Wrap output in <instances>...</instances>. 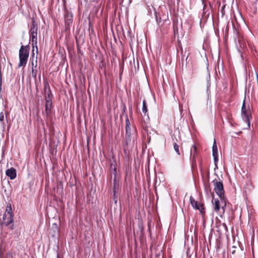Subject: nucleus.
I'll list each match as a JSON object with an SVG mask.
<instances>
[{"instance_id": "nucleus-28", "label": "nucleus", "mask_w": 258, "mask_h": 258, "mask_svg": "<svg viewBox=\"0 0 258 258\" xmlns=\"http://www.w3.org/2000/svg\"><path fill=\"white\" fill-rule=\"evenodd\" d=\"M57 258H58V255H57Z\"/></svg>"}, {"instance_id": "nucleus-8", "label": "nucleus", "mask_w": 258, "mask_h": 258, "mask_svg": "<svg viewBox=\"0 0 258 258\" xmlns=\"http://www.w3.org/2000/svg\"><path fill=\"white\" fill-rule=\"evenodd\" d=\"M13 222V215H7L5 213L3 216V224L6 226Z\"/></svg>"}, {"instance_id": "nucleus-5", "label": "nucleus", "mask_w": 258, "mask_h": 258, "mask_svg": "<svg viewBox=\"0 0 258 258\" xmlns=\"http://www.w3.org/2000/svg\"><path fill=\"white\" fill-rule=\"evenodd\" d=\"M241 116L242 118V119L248 124V125L249 126L250 125V119H249V113L248 111L247 110L246 108V105H245V98H244V100L243 101L242 107H241Z\"/></svg>"}, {"instance_id": "nucleus-12", "label": "nucleus", "mask_w": 258, "mask_h": 258, "mask_svg": "<svg viewBox=\"0 0 258 258\" xmlns=\"http://www.w3.org/2000/svg\"><path fill=\"white\" fill-rule=\"evenodd\" d=\"M52 106V102L51 99L48 100L47 98H46V104H45V113L47 116L51 112Z\"/></svg>"}, {"instance_id": "nucleus-18", "label": "nucleus", "mask_w": 258, "mask_h": 258, "mask_svg": "<svg viewBox=\"0 0 258 258\" xmlns=\"http://www.w3.org/2000/svg\"><path fill=\"white\" fill-rule=\"evenodd\" d=\"M2 83H3V76L1 72V70L0 69V98H2V95L1 94V92L2 91Z\"/></svg>"}, {"instance_id": "nucleus-1", "label": "nucleus", "mask_w": 258, "mask_h": 258, "mask_svg": "<svg viewBox=\"0 0 258 258\" xmlns=\"http://www.w3.org/2000/svg\"><path fill=\"white\" fill-rule=\"evenodd\" d=\"M30 47L29 45H22L19 49V62L18 68L24 67L27 64L29 56Z\"/></svg>"}, {"instance_id": "nucleus-27", "label": "nucleus", "mask_w": 258, "mask_h": 258, "mask_svg": "<svg viewBox=\"0 0 258 258\" xmlns=\"http://www.w3.org/2000/svg\"><path fill=\"white\" fill-rule=\"evenodd\" d=\"M10 228L11 229H13V225H12Z\"/></svg>"}, {"instance_id": "nucleus-23", "label": "nucleus", "mask_w": 258, "mask_h": 258, "mask_svg": "<svg viewBox=\"0 0 258 258\" xmlns=\"http://www.w3.org/2000/svg\"><path fill=\"white\" fill-rule=\"evenodd\" d=\"M113 174L114 175V177H115L116 178L117 171H116V168L115 167H114L113 168Z\"/></svg>"}, {"instance_id": "nucleus-17", "label": "nucleus", "mask_w": 258, "mask_h": 258, "mask_svg": "<svg viewBox=\"0 0 258 258\" xmlns=\"http://www.w3.org/2000/svg\"><path fill=\"white\" fill-rule=\"evenodd\" d=\"M6 214L13 215L12 213V206L11 204H8L6 207Z\"/></svg>"}, {"instance_id": "nucleus-3", "label": "nucleus", "mask_w": 258, "mask_h": 258, "mask_svg": "<svg viewBox=\"0 0 258 258\" xmlns=\"http://www.w3.org/2000/svg\"><path fill=\"white\" fill-rule=\"evenodd\" d=\"M220 199H215L213 202L214 211L218 213L220 212V209L222 210V213H224L225 208L226 206L227 200L225 197L219 198Z\"/></svg>"}, {"instance_id": "nucleus-7", "label": "nucleus", "mask_w": 258, "mask_h": 258, "mask_svg": "<svg viewBox=\"0 0 258 258\" xmlns=\"http://www.w3.org/2000/svg\"><path fill=\"white\" fill-rule=\"evenodd\" d=\"M30 36V40L32 41V46L33 48V55H34V49L36 48V53H38L37 47V33L29 34Z\"/></svg>"}, {"instance_id": "nucleus-15", "label": "nucleus", "mask_w": 258, "mask_h": 258, "mask_svg": "<svg viewBox=\"0 0 258 258\" xmlns=\"http://www.w3.org/2000/svg\"><path fill=\"white\" fill-rule=\"evenodd\" d=\"M197 147L195 145H193L190 149V157L192 159H195L196 156L197 155Z\"/></svg>"}, {"instance_id": "nucleus-19", "label": "nucleus", "mask_w": 258, "mask_h": 258, "mask_svg": "<svg viewBox=\"0 0 258 258\" xmlns=\"http://www.w3.org/2000/svg\"><path fill=\"white\" fill-rule=\"evenodd\" d=\"M130 128H132L131 126V123H130V122L128 117L126 116V117L125 119V130L129 129Z\"/></svg>"}, {"instance_id": "nucleus-9", "label": "nucleus", "mask_w": 258, "mask_h": 258, "mask_svg": "<svg viewBox=\"0 0 258 258\" xmlns=\"http://www.w3.org/2000/svg\"><path fill=\"white\" fill-rule=\"evenodd\" d=\"M213 156L214 157V160L215 163L218 162V149L216 144V140H214V143L212 147Z\"/></svg>"}, {"instance_id": "nucleus-26", "label": "nucleus", "mask_w": 258, "mask_h": 258, "mask_svg": "<svg viewBox=\"0 0 258 258\" xmlns=\"http://www.w3.org/2000/svg\"><path fill=\"white\" fill-rule=\"evenodd\" d=\"M52 94L51 93L48 94L47 97L46 98H47L48 100L50 99L51 100Z\"/></svg>"}, {"instance_id": "nucleus-11", "label": "nucleus", "mask_w": 258, "mask_h": 258, "mask_svg": "<svg viewBox=\"0 0 258 258\" xmlns=\"http://www.w3.org/2000/svg\"><path fill=\"white\" fill-rule=\"evenodd\" d=\"M38 26L37 24L34 19L32 20V25L29 30V34L37 33Z\"/></svg>"}, {"instance_id": "nucleus-21", "label": "nucleus", "mask_w": 258, "mask_h": 258, "mask_svg": "<svg viewBox=\"0 0 258 258\" xmlns=\"http://www.w3.org/2000/svg\"><path fill=\"white\" fill-rule=\"evenodd\" d=\"M37 70L35 69L34 68H32V76L33 78H34L35 79H36L37 77Z\"/></svg>"}, {"instance_id": "nucleus-20", "label": "nucleus", "mask_w": 258, "mask_h": 258, "mask_svg": "<svg viewBox=\"0 0 258 258\" xmlns=\"http://www.w3.org/2000/svg\"><path fill=\"white\" fill-rule=\"evenodd\" d=\"M173 147H174V149L175 151V152H176V153L178 155H180V152H179V146L176 143H174V145H173Z\"/></svg>"}, {"instance_id": "nucleus-10", "label": "nucleus", "mask_w": 258, "mask_h": 258, "mask_svg": "<svg viewBox=\"0 0 258 258\" xmlns=\"http://www.w3.org/2000/svg\"><path fill=\"white\" fill-rule=\"evenodd\" d=\"M6 174L11 179H15L17 175L16 170L13 167L7 169L6 170Z\"/></svg>"}, {"instance_id": "nucleus-16", "label": "nucleus", "mask_w": 258, "mask_h": 258, "mask_svg": "<svg viewBox=\"0 0 258 258\" xmlns=\"http://www.w3.org/2000/svg\"><path fill=\"white\" fill-rule=\"evenodd\" d=\"M142 111L145 116L147 115L148 117L147 105L145 100H144L143 101Z\"/></svg>"}, {"instance_id": "nucleus-13", "label": "nucleus", "mask_w": 258, "mask_h": 258, "mask_svg": "<svg viewBox=\"0 0 258 258\" xmlns=\"http://www.w3.org/2000/svg\"><path fill=\"white\" fill-rule=\"evenodd\" d=\"M119 187L118 181H117V179L115 177H114L113 179V192L115 194H117L118 189Z\"/></svg>"}, {"instance_id": "nucleus-2", "label": "nucleus", "mask_w": 258, "mask_h": 258, "mask_svg": "<svg viewBox=\"0 0 258 258\" xmlns=\"http://www.w3.org/2000/svg\"><path fill=\"white\" fill-rule=\"evenodd\" d=\"M138 134L136 128L133 126L132 128L125 130V146L134 143L135 140L137 139Z\"/></svg>"}, {"instance_id": "nucleus-4", "label": "nucleus", "mask_w": 258, "mask_h": 258, "mask_svg": "<svg viewBox=\"0 0 258 258\" xmlns=\"http://www.w3.org/2000/svg\"><path fill=\"white\" fill-rule=\"evenodd\" d=\"M214 190L219 198L225 197L223 185L222 181H218L216 179L213 180Z\"/></svg>"}, {"instance_id": "nucleus-6", "label": "nucleus", "mask_w": 258, "mask_h": 258, "mask_svg": "<svg viewBox=\"0 0 258 258\" xmlns=\"http://www.w3.org/2000/svg\"><path fill=\"white\" fill-rule=\"evenodd\" d=\"M189 200L190 203L194 209L199 210L202 214H205V211L203 204L196 201L191 196L190 197Z\"/></svg>"}, {"instance_id": "nucleus-22", "label": "nucleus", "mask_w": 258, "mask_h": 258, "mask_svg": "<svg viewBox=\"0 0 258 258\" xmlns=\"http://www.w3.org/2000/svg\"><path fill=\"white\" fill-rule=\"evenodd\" d=\"M4 119V115L3 112L0 113V121L3 122Z\"/></svg>"}, {"instance_id": "nucleus-25", "label": "nucleus", "mask_w": 258, "mask_h": 258, "mask_svg": "<svg viewBox=\"0 0 258 258\" xmlns=\"http://www.w3.org/2000/svg\"><path fill=\"white\" fill-rule=\"evenodd\" d=\"M32 68H36L37 67V60H36L35 61V64H34V62L32 61Z\"/></svg>"}, {"instance_id": "nucleus-24", "label": "nucleus", "mask_w": 258, "mask_h": 258, "mask_svg": "<svg viewBox=\"0 0 258 258\" xmlns=\"http://www.w3.org/2000/svg\"><path fill=\"white\" fill-rule=\"evenodd\" d=\"M113 200L114 201L115 203H116L117 200V196L116 194H115L113 193Z\"/></svg>"}, {"instance_id": "nucleus-14", "label": "nucleus", "mask_w": 258, "mask_h": 258, "mask_svg": "<svg viewBox=\"0 0 258 258\" xmlns=\"http://www.w3.org/2000/svg\"><path fill=\"white\" fill-rule=\"evenodd\" d=\"M65 22L66 24H68L69 25L70 23H72L73 21V16L72 14L69 13H67L65 16Z\"/></svg>"}]
</instances>
